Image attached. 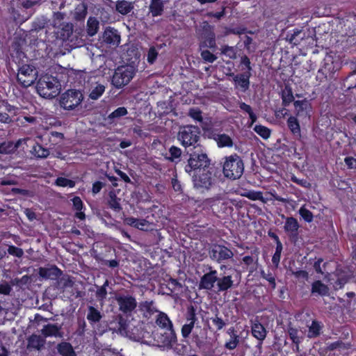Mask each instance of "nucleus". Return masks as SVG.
Instances as JSON below:
<instances>
[{
	"label": "nucleus",
	"mask_w": 356,
	"mask_h": 356,
	"mask_svg": "<svg viewBox=\"0 0 356 356\" xmlns=\"http://www.w3.org/2000/svg\"><path fill=\"white\" fill-rule=\"evenodd\" d=\"M60 85L56 78L45 74L41 76L37 82L38 93L44 98L51 99L60 92Z\"/></svg>",
	"instance_id": "1"
},
{
	"label": "nucleus",
	"mask_w": 356,
	"mask_h": 356,
	"mask_svg": "<svg viewBox=\"0 0 356 356\" xmlns=\"http://www.w3.org/2000/svg\"><path fill=\"white\" fill-rule=\"evenodd\" d=\"M244 165L243 161L236 155H232L226 158L223 165V173L225 177L230 179H238L243 175Z\"/></svg>",
	"instance_id": "2"
},
{
	"label": "nucleus",
	"mask_w": 356,
	"mask_h": 356,
	"mask_svg": "<svg viewBox=\"0 0 356 356\" xmlns=\"http://www.w3.org/2000/svg\"><path fill=\"white\" fill-rule=\"evenodd\" d=\"M135 72V67L132 65L118 67L113 75L112 84L118 88L126 86L132 79Z\"/></svg>",
	"instance_id": "3"
},
{
	"label": "nucleus",
	"mask_w": 356,
	"mask_h": 356,
	"mask_svg": "<svg viewBox=\"0 0 356 356\" xmlns=\"http://www.w3.org/2000/svg\"><path fill=\"white\" fill-rule=\"evenodd\" d=\"M83 99V95L79 90H68L60 97V105L65 110L72 111L78 107Z\"/></svg>",
	"instance_id": "4"
},
{
	"label": "nucleus",
	"mask_w": 356,
	"mask_h": 356,
	"mask_svg": "<svg viewBox=\"0 0 356 356\" xmlns=\"http://www.w3.org/2000/svg\"><path fill=\"white\" fill-rule=\"evenodd\" d=\"M200 130L195 126H186L181 128L178 134V140L182 145L188 147L197 142Z\"/></svg>",
	"instance_id": "5"
},
{
	"label": "nucleus",
	"mask_w": 356,
	"mask_h": 356,
	"mask_svg": "<svg viewBox=\"0 0 356 356\" xmlns=\"http://www.w3.org/2000/svg\"><path fill=\"white\" fill-rule=\"evenodd\" d=\"M209 165V160L206 154L194 153L190 156L188 160V164L185 167V170L188 173L195 171V173L200 169L207 168Z\"/></svg>",
	"instance_id": "6"
},
{
	"label": "nucleus",
	"mask_w": 356,
	"mask_h": 356,
	"mask_svg": "<svg viewBox=\"0 0 356 356\" xmlns=\"http://www.w3.org/2000/svg\"><path fill=\"white\" fill-rule=\"evenodd\" d=\"M38 71L31 65L22 66L17 74L18 81L24 86L29 87L36 80Z\"/></svg>",
	"instance_id": "7"
},
{
	"label": "nucleus",
	"mask_w": 356,
	"mask_h": 356,
	"mask_svg": "<svg viewBox=\"0 0 356 356\" xmlns=\"http://www.w3.org/2000/svg\"><path fill=\"white\" fill-rule=\"evenodd\" d=\"M194 186L200 189H208L212 184L211 172L207 168H203L193 175Z\"/></svg>",
	"instance_id": "8"
},
{
	"label": "nucleus",
	"mask_w": 356,
	"mask_h": 356,
	"mask_svg": "<svg viewBox=\"0 0 356 356\" xmlns=\"http://www.w3.org/2000/svg\"><path fill=\"white\" fill-rule=\"evenodd\" d=\"M340 68L339 59L327 54L323 60V65L318 70V73L325 75V78L331 77L332 75Z\"/></svg>",
	"instance_id": "9"
},
{
	"label": "nucleus",
	"mask_w": 356,
	"mask_h": 356,
	"mask_svg": "<svg viewBox=\"0 0 356 356\" xmlns=\"http://www.w3.org/2000/svg\"><path fill=\"white\" fill-rule=\"evenodd\" d=\"M116 300L120 311L125 314H130L137 307L136 298L129 295L118 296Z\"/></svg>",
	"instance_id": "10"
},
{
	"label": "nucleus",
	"mask_w": 356,
	"mask_h": 356,
	"mask_svg": "<svg viewBox=\"0 0 356 356\" xmlns=\"http://www.w3.org/2000/svg\"><path fill=\"white\" fill-rule=\"evenodd\" d=\"M84 79L88 78L87 83L90 84L89 97L92 100L98 99L104 92L106 87L102 83H99L95 81V77H88V74L86 72H83L81 74Z\"/></svg>",
	"instance_id": "11"
},
{
	"label": "nucleus",
	"mask_w": 356,
	"mask_h": 356,
	"mask_svg": "<svg viewBox=\"0 0 356 356\" xmlns=\"http://www.w3.org/2000/svg\"><path fill=\"white\" fill-rule=\"evenodd\" d=\"M211 257L218 261L228 259L234 255L232 251L225 246L215 245L210 252Z\"/></svg>",
	"instance_id": "12"
},
{
	"label": "nucleus",
	"mask_w": 356,
	"mask_h": 356,
	"mask_svg": "<svg viewBox=\"0 0 356 356\" xmlns=\"http://www.w3.org/2000/svg\"><path fill=\"white\" fill-rule=\"evenodd\" d=\"M293 105L297 116L302 118H309L310 116L312 106L308 100L295 101Z\"/></svg>",
	"instance_id": "13"
},
{
	"label": "nucleus",
	"mask_w": 356,
	"mask_h": 356,
	"mask_svg": "<svg viewBox=\"0 0 356 356\" xmlns=\"http://www.w3.org/2000/svg\"><path fill=\"white\" fill-rule=\"evenodd\" d=\"M217 271L214 270H211L202 277L200 287L210 290L213 287L214 284L217 282Z\"/></svg>",
	"instance_id": "14"
},
{
	"label": "nucleus",
	"mask_w": 356,
	"mask_h": 356,
	"mask_svg": "<svg viewBox=\"0 0 356 356\" xmlns=\"http://www.w3.org/2000/svg\"><path fill=\"white\" fill-rule=\"evenodd\" d=\"M125 223L143 231H149L153 229V225L144 219H137L133 217L127 218Z\"/></svg>",
	"instance_id": "15"
},
{
	"label": "nucleus",
	"mask_w": 356,
	"mask_h": 356,
	"mask_svg": "<svg viewBox=\"0 0 356 356\" xmlns=\"http://www.w3.org/2000/svg\"><path fill=\"white\" fill-rule=\"evenodd\" d=\"M196 321L197 318L195 316L194 310L191 309L188 313L186 323L182 326L181 328V334L184 338L188 337L191 333Z\"/></svg>",
	"instance_id": "16"
},
{
	"label": "nucleus",
	"mask_w": 356,
	"mask_h": 356,
	"mask_svg": "<svg viewBox=\"0 0 356 356\" xmlns=\"http://www.w3.org/2000/svg\"><path fill=\"white\" fill-rule=\"evenodd\" d=\"M41 333L44 337H63L60 327L56 324H47L44 325L41 330Z\"/></svg>",
	"instance_id": "17"
},
{
	"label": "nucleus",
	"mask_w": 356,
	"mask_h": 356,
	"mask_svg": "<svg viewBox=\"0 0 356 356\" xmlns=\"http://www.w3.org/2000/svg\"><path fill=\"white\" fill-rule=\"evenodd\" d=\"M103 40L108 44L118 45L120 42V36L116 30L108 28L104 32Z\"/></svg>",
	"instance_id": "18"
},
{
	"label": "nucleus",
	"mask_w": 356,
	"mask_h": 356,
	"mask_svg": "<svg viewBox=\"0 0 356 356\" xmlns=\"http://www.w3.org/2000/svg\"><path fill=\"white\" fill-rule=\"evenodd\" d=\"M251 331L252 336L260 341H263L266 337L267 331L266 328L258 321L252 323Z\"/></svg>",
	"instance_id": "19"
},
{
	"label": "nucleus",
	"mask_w": 356,
	"mask_h": 356,
	"mask_svg": "<svg viewBox=\"0 0 356 356\" xmlns=\"http://www.w3.org/2000/svg\"><path fill=\"white\" fill-rule=\"evenodd\" d=\"M139 310L143 313L145 317H150L154 313L157 312L152 301H144L139 304Z\"/></svg>",
	"instance_id": "20"
},
{
	"label": "nucleus",
	"mask_w": 356,
	"mask_h": 356,
	"mask_svg": "<svg viewBox=\"0 0 356 356\" xmlns=\"http://www.w3.org/2000/svg\"><path fill=\"white\" fill-rule=\"evenodd\" d=\"M214 140L219 147H232L234 145L232 138L225 134L216 135Z\"/></svg>",
	"instance_id": "21"
},
{
	"label": "nucleus",
	"mask_w": 356,
	"mask_h": 356,
	"mask_svg": "<svg viewBox=\"0 0 356 356\" xmlns=\"http://www.w3.org/2000/svg\"><path fill=\"white\" fill-rule=\"evenodd\" d=\"M45 343V339L42 337L36 334L31 335L28 339V346L29 348H33L36 350H40Z\"/></svg>",
	"instance_id": "22"
},
{
	"label": "nucleus",
	"mask_w": 356,
	"mask_h": 356,
	"mask_svg": "<svg viewBox=\"0 0 356 356\" xmlns=\"http://www.w3.org/2000/svg\"><path fill=\"white\" fill-rule=\"evenodd\" d=\"M233 286L232 276H223L217 279V286L219 291H224L229 289Z\"/></svg>",
	"instance_id": "23"
},
{
	"label": "nucleus",
	"mask_w": 356,
	"mask_h": 356,
	"mask_svg": "<svg viewBox=\"0 0 356 356\" xmlns=\"http://www.w3.org/2000/svg\"><path fill=\"white\" fill-rule=\"evenodd\" d=\"M57 350L62 356H76V353L70 343L62 342L58 344Z\"/></svg>",
	"instance_id": "24"
},
{
	"label": "nucleus",
	"mask_w": 356,
	"mask_h": 356,
	"mask_svg": "<svg viewBox=\"0 0 356 356\" xmlns=\"http://www.w3.org/2000/svg\"><path fill=\"white\" fill-rule=\"evenodd\" d=\"M163 6L162 0H152L149 5V11L152 16L156 17L161 15L163 10Z\"/></svg>",
	"instance_id": "25"
},
{
	"label": "nucleus",
	"mask_w": 356,
	"mask_h": 356,
	"mask_svg": "<svg viewBox=\"0 0 356 356\" xmlns=\"http://www.w3.org/2000/svg\"><path fill=\"white\" fill-rule=\"evenodd\" d=\"M328 287L321 281H316L312 284V293H317L320 296H326L328 294Z\"/></svg>",
	"instance_id": "26"
},
{
	"label": "nucleus",
	"mask_w": 356,
	"mask_h": 356,
	"mask_svg": "<svg viewBox=\"0 0 356 356\" xmlns=\"http://www.w3.org/2000/svg\"><path fill=\"white\" fill-rule=\"evenodd\" d=\"M156 323L161 327L165 328L169 330H172V324L168 316L164 313L160 312L159 314Z\"/></svg>",
	"instance_id": "27"
},
{
	"label": "nucleus",
	"mask_w": 356,
	"mask_h": 356,
	"mask_svg": "<svg viewBox=\"0 0 356 356\" xmlns=\"http://www.w3.org/2000/svg\"><path fill=\"white\" fill-rule=\"evenodd\" d=\"M99 22L95 18L90 17L87 22V33L90 36L95 35L99 30Z\"/></svg>",
	"instance_id": "28"
},
{
	"label": "nucleus",
	"mask_w": 356,
	"mask_h": 356,
	"mask_svg": "<svg viewBox=\"0 0 356 356\" xmlns=\"http://www.w3.org/2000/svg\"><path fill=\"white\" fill-rule=\"evenodd\" d=\"M73 26L72 24H63V27L58 32V37L63 41L70 40L72 35Z\"/></svg>",
	"instance_id": "29"
},
{
	"label": "nucleus",
	"mask_w": 356,
	"mask_h": 356,
	"mask_svg": "<svg viewBox=\"0 0 356 356\" xmlns=\"http://www.w3.org/2000/svg\"><path fill=\"white\" fill-rule=\"evenodd\" d=\"M18 147V145H15L13 142L5 141L0 143V154H8L13 152Z\"/></svg>",
	"instance_id": "30"
},
{
	"label": "nucleus",
	"mask_w": 356,
	"mask_h": 356,
	"mask_svg": "<svg viewBox=\"0 0 356 356\" xmlns=\"http://www.w3.org/2000/svg\"><path fill=\"white\" fill-rule=\"evenodd\" d=\"M306 34L301 30H296L293 31L290 36L289 35V41L290 43L298 45L305 38Z\"/></svg>",
	"instance_id": "31"
},
{
	"label": "nucleus",
	"mask_w": 356,
	"mask_h": 356,
	"mask_svg": "<svg viewBox=\"0 0 356 356\" xmlns=\"http://www.w3.org/2000/svg\"><path fill=\"white\" fill-rule=\"evenodd\" d=\"M132 8L131 3L127 1H119L116 3V10L122 15L128 14Z\"/></svg>",
	"instance_id": "32"
},
{
	"label": "nucleus",
	"mask_w": 356,
	"mask_h": 356,
	"mask_svg": "<svg viewBox=\"0 0 356 356\" xmlns=\"http://www.w3.org/2000/svg\"><path fill=\"white\" fill-rule=\"evenodd\" d=\"M288 333L289 334L290 339L292 341L298 345L303 338L302 332L294 327H289L288 330Z\"/></svg>",
	"instance_id": "33"
},
{
	"label": "nucleus",
	"mask_w": 356,
	"mask_h": 356,
	"mask_svg": "<svg viewBox=\"0 0 356 356\" xmlns=\"http://www.w3.org/2000/svg\"><path fill=\"white\" fill-rule=\"evenodd\" d=\"M287 125L293 134L300 136V127L299 122L296 117H289L287 120Z\"/></svg>",
	"instance_id": "34"
},
{
	"label": "nucleus",
	"mask_w": 356,
	"mask_h": 356,
	"mask_svg": "<svg viewBox=\"0 0 356 356\" xmlns=\"http://www.w3.org/2000/svg\"><path fill=\"white\" fill-rule=\"evenodd\" d=\"M299 227L297 220L294 218H287L284 225V229L286 232L294 233Z\"/></svg>",
	"instance_id": "35"
},
{
	"label": "nucleus",
	"mask_w": 356,
	"mask_h": 356,
	"mask_svg": "<svg viewBox=\"0 0 356 356\" xmlns=\"http://www.w3.org/2000/svg\"><path fill=\"white\" fill-rule=\"evenodd\" d=\"M60 270L56 267L50 268H40L39 269V275L44 278H50L52 275L57 276Z\"/></svg>",
	"instance_id": "36"
},
{
	"label": "nucleus",
	"mask_w": 356,
	"mask_h": 356,
	"mask_svg": "<svg viewBox=\"0 0 356 356\" xmlns=\"http://www.w3.org/2000/svg\"><path fill=\"white\" fill-rule=\"evenodd\" d=\"M32 152L35 156L41 159L47 158L49 155V149L44 148L39 144L33 146Z\"/></svg>",
	"instance_id": "37"
},
{
	"label": "nucleus",
	"mask_w": 356,
	"mask_h": 356,
	"mask_svg": "<svg viewBox=\"0 0 356 356\" xmlns=\"http://www.w3.org/2000/svg\"><path fill=\"white\" fill-rule=\"evenodd\" d=\"M87 318L89 321L97 323L102 318L101 313L95 307L90 306L88 307V313L87 314Z\"/></svg>",
	"instance_id": "38"
},
{
	"label": "nucleus",
	"mask_w": 356,
	"mask_h": 356,
	"mask_svg": "<svg viewBox=\"0 0 356 356\" xmlns=\"http://www.w3.org/2000/svg\"><path fill=\"white\" fill-rule=\"evenodd\" d=\"M72 202L74 208L78 211V212L76 213V217L81 220H83L85 218V214L81 211L83 208V202L81 198L79 197H75L72 199Z\"/></svg>",
	"instance_id": "39"
},
{
	"label": "nucleus",
	"mask_w": 356,
	"mask_h": 356,
	"mask_svg": "<svg viewBox=\"0 0 356 356\" xmlns=\"http://www.w3.org/2000/svg\"><path fill=\"white\" fill-rule=\"evenodd\" d=\"M120 201V200L117 197L115 192L111 191L109 193L108 204L111 209L120 211L122 209Z\"/></svg>",
	"instance_id": "40"
},
{
	"label": "nucleus",
	"mask_w": 356,
	"mask_h": 356,
	"mask_svg": "<svg viewBox=\"0 0 356 356\" xmlns=\"http://www.w3.org/2000/svg\"><path fill=\"white\" fill-rule=\"evenodd\" d=\"M243 195L244 197H248V199H250L251 200H260L264 203L266 202V200L264 199V197H263L262 193L260 191H248V192H245Z\"/></svg>",
	"instance_id": "41"
},
{
	"label": "nucleus",
	"mask_w": 356,
	"mask_h": 356,
	"mask_svg": "<svg viewBox=\"0 0 356 356\" xmlns=\"http://www.w3.org/2000/svg\"><path fill=\"white\" fill-rule=\"evenodd\" d=\"M234 81L244 90H247L249 87V78L245 75L236 76L234 78Z\"/></svg>",
	"instance_id": "42"
},
{
	"label": "nucleus",
	"mask_w": 356,
	"mask_h": 356,
	"mask_svg": "<svg viewBox=\"0 0 356 356\" xmlns=\"http://www.w3.org/2000/svg\"><path fill=\"white\" fill-rule=\"evenodd\" d=\"M169 153L170 156L167 157V159L170 161L177 162L181 155V150L177 147L172 146L169 149Z\"/></svg>",
	"instance_id": "43"
},
{
	"label": "nucleus",
	"mask_w": 356,
	"mask_h": 356,
	"mask_svg": "<svg viewBox=\"0 0 356 356\" xmlns=\"http://www.w3.org/2000/svg\"><path fill=\"white\" fill-rule=\"evenodd\" d=\"M254 131L264 139H268L270 136V130L262 125H256Z\"/></svg>",
	"instance_id": "44"
},
{
	"label": "nucleus",
	"mask_w": 356,
	"mask_h": 356,
	"mask_svg": "<svg viewBox=\"0 0 356 356\" xmlns=\"http://www.w3.org/2000/svg\"><path fill=\"white\" fill-rule=\"evenodd\" d=\"M240 108L249 115L252 124L257 120V115L252 111L251 106L244 102H239Z\"/></svg>",
	"instance_id": "45"
},
{
	"label": "nucleus",
	"mask_w": 356,
	"mask_h": 356,
	"mask_svg": "<svg viewBox=\"0 0 356 356\" xmlns=\"http://www.w3.org/2000/svg\"><path fill=\"white\" fill-rule=\"evenodd\" d=\"M56 185L61 187L73 188L75 182L65 177H58L55 181Z\"/></svg>",
	"instance_id": "46"
},
{
	"label": "nucleus",
	"mask_w": 356,
	"mask_h": 356,
	"mask_svg": "<svg viewBox=\"0 0 356 356\" xmlns=\"http://www.w3.org/2000/svg\"><path fill=\"white\" fill-rule=\"evenodd\" d=\"M320 329L319 324L316 321H313L309 327L308 337L310 338L317 337L320 333Z\"/></svg>",
	"instance_id": "47"
},
{
	"label": "nucleus",
	"mask_w": 356,
	"mask_h": 356,
	"mask_svg": "<svg viewBox=\"0 0 356 356\" xmlns=\"http://www.w3.org/2000/svg\"><path fill=\"white\" fill-rule=\"evenodd\" d=\"M239 343V337H229L225 343V347L227 350H232L235 349Z\"/></svg>",
	"instance_id": "48"
},
{
	"label": "nucleus",
	"mask_w": 356,
	"mask_h": 356,
	"mask_svg": "<svg viewBox=\"0 0 356 356\" xmlns=\"http://www.w3.org/2000/svg\"><path fill=\"white\" fill-rule=\"evenodd\" d=\"M127 114V110L125 107H119L108 115V119L112 120L115 118H119L126 115Z\"/></svg>",
	"instance_id": "49"
},
{
	"label": "nucleus",
	"mask_w": 356,
	"mask_h": 356,
	"mask_svg": "<svg viewBox=\"0 0 356 356\" xmlns=\"http://www.w3.org/2000/svg\"><path fill=\"white\" fill-rule=\"evenodd\" d=\"M299 213L305 221L310 222L313 220V214L305 207L303 206L299 209Z\"/></svg>",
	"instance_id": "50"
},
{
	"label": "nucleus",
	"mask_w": 356,
	"mask_h": 356,
	"mask_svg": "<svg viewBox=\"0 0 356 356\" xmlns=\"http://www.w3.org/2000/svg\"><path fill=\"white\" fill-rule=\"evenodd\" d=\"M108 285V280H106L105 282L104 283V284L100 286L97 292H96V295H97V297L102 301H104V300L106 298V295H107V291H106V287Z\"/></svg>",
	"instance_id": "51"
},
{
	"label": "nucleus",
	"mask_w": 356,
	"mask_h": 356,
	"mask_svg": "<svg viewBox=\"0 0 356 356\" xmlns=\"http://www.w3.org/2000/svg\"><path fill=\"white\" fill-rule=\"evenodd\" d=\"M12 291V286L5 280L0 282V294L5 296L10 295Z\"/></svg>",
	"instance_id": "52"
},
{
	"label": "nucleus",
	"mask_w": 356,
	"mask_h": 356,
	"mask_svg": "<svg viewBox=\"0 0 356 356\" xmlns=\"http://www.w3.org/2000/svg\"><path fill=\"white\" fill-rule=\"evenodd\" d=\"M294 99L291 90H286L282 95V102L284 106L289 105Z\"/></svg>",
	"instance_id": "53"
},
{
	"label": "nucleus",
	"mask_w": 356,
	"mask_h": 356,
	"mask_svg": "<svg viewBox=\"0 0 356 356\" xmlns=\"http://www.w3.org/2000/svg\"><path fill=\"white\" fill-rule=\"evenodd\" d=\"M201 56H202V58L205 61L209 62V63H213L217 58V57L214 54H213L208 50L202 51L201 53Z\"/></svg>",
	"instance_id": "54"
},
{
	"label": "nucleus",
	"mask_w": 356,
	"mask_h": 356,
	"mask_svg": "<svg viewBox=\"0 0 356 356\" xmlns=\"http://www.w3.org/2000/svg\"><path fill=\"white\" fill-rule=\"evenodd\" d=\"M189 116L193 120L201 122L202 120V113L197 108H191L189 111Z\"/></svg>",
	"instance_id": "55"
},
{
	"label": "nucleus",
	"mask_w": 356,
	"mask_h": 356,
	"mask_svg": "<svg viewBox=\"0 0 356 356\" xmlns=\"http://www.w3.org/2000/svg\"><path fill=\"white\" fill-rule=\"evenodd\" d=\"M8 252L10 254L16 256L17 257H21L24 254V252L21 248H17L13 245L9 246V248L8 249Z\"/></svg>",
	"instance_id": "56"
},
{
	"label": "nucleus",
	"mask_w": 356,
	"mask_h": 356,
	"mask_svg": "<svg viewBox=\"0 0 356 356\" xmlns=\"http://www.w3.org/2000/svg\"><path fill=\"white\" fill-rule=\"evenodd\" d=\"M1 106L5 111V112L10 114V119L12 116L16 115L17 113V108H15L13 106H11L10 104H3Z\"/></svg>",
	"instance_id": "57"
},
{
	"label": "nucleus",
	"mask_w": 356,
	"mask_h": 356,
	"mask_svg": "<svg viewBox=\"0 0 356 356\" xmlns=\"http://www.w3.org/2000/svg\"><path fill=\"white\" fill-rule=\"evenodd\" d=\"M157 55H158V53L156 51L155 48L151 47L147 54V61L149 63L152 64L155 61V60L157 57Z\"/></svg>",
	"instance_id": "58"
},
{
	"label": "nucleus",
	"mask_w": 356,
	"mask_h": 356,
	"mask_svg": "<svg viewBox=\"0 0 356 356\" xmlns=\"http://www.w3.org/2000/svg\"><path fill=\"white\" fill-rule=\"evenodd\" d=\"M11 121L10 114L5 112V111L0 106V122L2 123H9Z\"/></svg>",
	"instance_id": "59"
},
{
	"label": "nucleus",
	"mask_w": 356,
	"mask_h": 356,
	"mask_svg": "<svg viewBox=\"0 0 356 356\" xmlns=\"http://www.w3.org/2000/svg\"><path fill=\"white\" fill-rule=\"evenodd\" d=\"M86 8L84 6L77 8L75 13V17L76 19L81 20L86 17Z\"/></svg>",
	"instance_id": "60"
},
{
	"label": "nucleus",
	"mask_w": 356,
	"mask_h": 356,
	"mask_svg": "<svg viewBox=\"0 0 356 356\" xmlns=\"http://www.w3.org/2000/svg\"><path fill=\"white\" fill-rule=\"evenodd\" d=\"M222 53L227 55L231 58L236 57V53L233 47H225V48L222 49Z\"/></svg>",
	"instance_id": "61"
},
{
	"label": "nucleus",
	"mask_w": 356,
	"mask_h": 356,
	"mask_svg": "<svg viewBox=\"0 0 356 356\" xmlns=\"http://www.w3.org/2000/svg\"><path fill=\"white\" fill-rule=\"evenodd\" d=\"M212 322L217 327L218 330H221L225 325L224 321L217 316L212 318Z\"/></svg>",
	"instance_id": "62"
},
{
	"label": "nucleus",
	"mask_w": 356,
	"mask_h": 356,
	"mask_svg": "<svg viewBox=\"0 0 356 356\" xmlns=\"http://www.w3.org/2000/svg\"><path fill=\"white\" fill-rule=\"evenodd\" d=\"M292 273L296 278L308 280V273L305 270L293 271Z\"/></svg>",
	"instance_id": "63"
},
{
	"label": "nucleus",
	"mask_w": 356,
	"mask_h": 356,
	"mask_svg": "<svg viewBox=\"0 0 356 356\" xmlns=\"http://www.w3.org/2000/svg\"><path fill=\"white\" fill-rule=\"evenodd\" d=\"M345 163L350 168H356V159L348 157L345 159Z\"/></svg>",
	"instance_id": "64"
}]
</instances>
